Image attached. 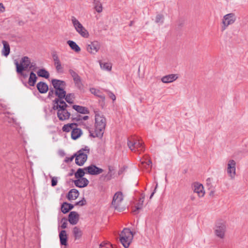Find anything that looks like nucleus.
Masks as SVG:
<instances>
[{
	"label": "nucleus",
	"instance_id": "obj_21",
	"mask_svg": "<svg viewBox=\"0 0 248 248\" xmlns=\"http://www.w3.org/2000/svg\"><path fill=\"white\" fill-rule=\"evenodd\" d=\"M59 237L61 244L64 246L67 245V236L66 232L65 230H62L61 231L59 234Z\"/></svg>",
	"mask_w": 248,
	"mask_h": 248
},
{
	"label": "nucleus",
	"instance_id": "obj_3",
	"mask_svg": "<svg viewBox=\"0 0 248 248\" xmlns=\"http://www.w3.org/2000/svg\"><path fill=\"white\" fill-rule=\"evenodd\" d=\"M67 107L64 101H58L53 104V108L57 110V116L60 120L64 121L69 118L70 113L66 109Z\"/></svg>",
	"mask_w": 248,
	"mask_h": 248
},
{
	"label": "nucleus",
	"instance_id": "obj_11",
	"mask_svg": "<svg viewBox=\"0 0 248 248\" xmlns=\"http://www.w3.org/2000/svg\"><path fill=\"white\" fill-rule=\"evenodd\" d=\"M123 199L124 196L122 192L120 191L117 192L113 196L111 202L112 206L115 209H119L121 207Z\"/></svg>",
	"mask_w": 248,
	"mask_h": 248
},
{
	"label": "nucleus",
	"instance_id": "obj_39",
	"mask_svg": "<svg viewBox=\"0 0 248 248\" xmlns=\"http://www.w3.org/2000/svg\"><path fill=\"white\" fill-rule=\"evenodd\" d=\"M62 212L64 214L67 213L70 210L69 203L64 202L61 207Z\"/></svg>",
	"mask_w": 248,
	"mask_h": 248
},
{
	"label": "nucleus",
	"instance_id": "obj_58",
	"mask_svg": "<svg viewBox=\"0 0 248 248\" xmlns=\"http://www.w3.org/2000/svg\"><path fill=\"white\" fill-rule=\"evenodd\" d=\"M111 170L110 168H109V172H108V174L107 175V176L109 175V173L111 172Z\"/></svg>",
	"mask_w": 248,
	"mask_h": 248
},
{
	"label": "nucleus",
	"instance_id": "obj_37",
	"mask_svg": "<svg viewBox=\"0 0 248 248\" xmlns=\"http://www.w3.org/2000/svg\"><path fill=\"white\" fill-rule=\"evenodd\" d=\"M141 164L146 169L150 168L152 166L151 161L148 159L147 158H145L144 160H141Z\"/></svg>",
	"mask_w": 248,
	"mask_h": 248
},
{
	"label": "nucleus",
	"instance_id": "obj_42",
	"mask_svg": "<svg viewBox=\"0 0 248 248\" xmlns=\"http://www.w3.org/2000/svg\"><path fill=\"white\" fill-rule=\"evenodd\" d=\"M55 67L57 72L62 73L63 72V68L62 63L60 64H58V65Z\"/></svg>",
	"mask_w": 248,
	"mask_h": 248
},
{
	"label": "nucleus",
	"instance_id": "obj_54",
	"mask_svg": "<svg viewBox=\"0 0 248 248\" xmlns=\"http://www.w3.org/2000/svg\"><path fill=\"white\" fill-rule=\"evenodd\" d=\"M89 118V116H84L83 117V119L84 120H87V119H88Z\"/></svg>",
	"mask_w": 248,
	"mask_h": 248
},
{
	"label": "nucleus",
	"instance_id": "obj_4",
	"mask_svg": "<svg viewBox=\"0 0 248 248\" xmlns=\"http://www.w3.org/2000/svg\"><path fill=\"white\" fill-rule=\"evenodd\" d=\"M135 233L129 228H125L120 234V241L125 248L129 247L133 239Z\"/></svg>",
	"mask_w": 248,
	"mask_h": 248
},
{
	"label": "nucleus",
	"instance_id": "obj_35",
	"mask_svg": "<svg viewBox=\"0 0 248 248\" xmlns=\"http://www.w3.org/2000/svg\"><path fill=\"white\" fill-rule=\"evenodd\" d=\"M90 92L94 95L100 97L101 98H104V96L103 95L102 93L100 91V90L94 88H92L90 89Z\"/></svg>",
	"mask_w": 248,
	"mask_h": 248
},
{
	"label": "nucleus",
	"instance_id": "obj_19",
	"mask_svg": "<svg viewBox=\"0 0 248 248\" xmlns=\"http://www.w3.org/2000/svg\"><path fill=\"white\" fill-rule=\"evenodd\" d=\"M37 88L39 92L41 93H45L47 92L48 90L47 85L43 82H40L37 84Z\"/></svg>",
	"mask_w": 248,
	"mask_h": 248
},
{
	"label": "nucleus",
	"instance_id": "obj_14",
	"mask_svg": "<svg viewBox=\"0 0 248 248\" xmlns=\"http://www.w3.org/2000/svg\"><path fill=\"white\" fill-rule=\"evenodd\" d=\"M178 78L177 74H170L163 77L161 80L164 83H169L175 81Z\"/></svg>",
	"mask_w": 248,
	"mask_h": 248
},
{
	"label": "nucleus",
	"instance_id": "obj_27",
	"mask_svg": "<svg viewBox=\"0 0 248 248\" xmlns=\"http://www.w3.org/2000/svg\"><path fill=\"white\" fill-rule=\"evenodd\" d=\"M145 196L144 195H142L141 198L140 199L137 205L136 206V209L133 211V212L136 214H137V211L139 209H140L142 207V205L144 202Z\"/></svg>",
	"mask_w": 248,
	"mask_h": 248
},
{
	"label": "nucleus",
	"instance_id": "obj_40",
	"mask_svg": "<svg viewBox=\"0 0 248 248\" xmlns=\"http://www.w3.org/2000/svg\"><path fill=\"white\" fill-rule=\"evenodd\" d=\"M155 21L156 23L162 24L164 21V16L162 15L158 14L155 17Z\"/></svg>",
	"mask_w": 248,
	"mask_h": 248
},
{
	"label": "nucleus",
	"instance_id": "obj_10",
	"mask_svg": "<svg viewBox=\"0 0 248 248\" xmlns=\"http://www.w3.org/2000/svg\"><path fill=\"white\" fill-rule=\"evenodd\" d=\"M227 173L231 179H234L236 175V162L233 159L228 160L227 165Z\"/></svg>",
	"mask_w": 248,
	"mask_h": 248
},
{
	"label": "nucleus",
	"instance_id": "obj_30",
	"mask_svg": "<svg viewBox=\"0 0 248 248\" xmlns=\"http://www.w3.org/2000/svg\"><path fill=\"white\" fill-rule=\"evenodd\" d=\"M37 77L33 72L30 73V77L28 80V84L31 86H33L36 81Z\"/></svg>",
	"mask_w": 248,
	"mask_h": 248
},
{
	"label": "nucleus",
	"instance_id": "obj_12",
	"mask_svg": "<svg viewBox=\"0 0 248 248\" xmlns=\"http://www.w3.org/2000/svg\"><path fill=\"white\" fill-rule=\"evenodd\" d=\"M84 170L87 173L92 175H98L103 172V169L94 165H91L89 166L85 167Z\"/></svg>",
	"mask_w": 248,
	"mask_h": 248
},
{
	"label": "nucleus",
	"instance_id": "obj_52",
	"mask_svg": "<svg viewBox=\"0 0 248 248\" xmlns=\"http://www.w3.org/2000/svg\"><path fill=\"white\" fill-rule=\"evenodd\" d=\"M61 63H61V61H60L59 62H56L54 63V66H56L58 65V64H60Z\"/></svg>",
	"mask_w": 248,
	"mask_h": 248
},
{
	"label": "nucleus",
	"instance_id": "obj_46",
	"mask_svg": "<svg viewBox=\"0 0 248 248\" xmlns=\"http://www.w3.org/2000/svg\"><path fill=\"white\" fill-rule=\"evenodd\" d=\"M86 203V200L83 198L81 201L76 203L75 205L83 206Z\"/></svg>",
	"mask_w": 248,
	"mask_h": 248
},
{
	"label": "nucleus",
	"instance_id": "obj_22",
	"mask_svg": "<svg viewBox=\"0 0 248 248\" xmlns=\"http://www.w3.org/2000/svg\"><path fill=\"white\" fill-rule=\"evenodd\" d=\"M79 195V192L76 189H72L68 194L67 198L69 200H76Z\"/></svg>",
	"mask_w": 248,
	"mask_h": 248
},
{
	"label": "nucleus",
	"instance_id": "obj_13",
	"mask_svg": "<svg viewBox=\"0 0 248 248\" xmlns=\"http://www.w3.org/2000/svg\"><path fill=\"white\" fill-rule=\"evenodd\" d=\"M55 94L58 96V98H56L53 101V104H56L57 102L64 101L63 99L65 96L66 92L63 89H58L57 90H55Z\"/></svg>",
	"mask_w": 248,
	"mask_h": 248
},
{
	"label": "nucleus",
	"instance_id": "obj_7",
	"mask_svg": "<svg viewBox=\"0 0 248 248\" xmlns=\"http://www.w3.org/2000/svg\"><path fill=\"white\" fill-rule=\"evenodd\" d=\"M227 226L224 221L217 222L214 228V232L216 236L221 239L225 238Z\"/></svg>",
	"mask_w": 248,
	"mask_h": 248
},
{
	"label": "nucleus",
	"instance_id": "obj_31",
	"mask_svg": "<svg viewBox=\"0 0 248 248\" xmlns=\"http://www.w3.org/2000/svg\"><path fill=\"white\" fill-rule=\"evenodd\" d=\"M75 127H77V124L75 123L68 124H65L62 127V130L64 132H68L71 130L72 131L73 129L75 128Z\"/></svg>",
	"mask_w": 248,
	"mask_h": 248
},
{
	"label": "nucleus",
	"instance_id": "obj_18",
	"mask_svg": "<svg viewBox=\"0 0 248 248\" xmlns=\"http://www.w3.org/2000/svg\"><path fill=\"white\" fill-rule=\"evenodd\" d=\"M79 217L76 212H71L69 215V222L72 225L76 224L78 221Z\"/></svg>",
	"mask_w": 248,
	"mask_h": 248
},
{
	"label": "nucleus",
	"instance_id": "obj_53",
	"mask_svg": "<svg viewBox=\"0 0 248 248\" xmlns=\"http://www.w3.org/2000/svg\"><path fill=\"white\" fill-rule=\"evenodd\" d=\"M155 190H154V191L152 193V194H151L150 197V199L152 198V197H153V196H154V194L155 193Z\"/></svg>",
	"mask_w": 248,
	"mask_h": 248
},
{
	"label": "nucleus",
	"instance_id": "obj_60",
	"mask_svg": "<svg viewBox=\"0 0 248 248\" xmlns=\"http://www.w3.org/2000/svg\"><path fill=\"white\" fill-rule=\"evenodd\" d=\"M157 186H158V184H157V183H156L155 190H155V192L156 191V189Z\"/></svg>",
	"mask_w": 248,
	"mask_h": 248
},
{
	"label": "nucleus",
	"instance_id": "obj_15",
	"mask_svg": "<svg viewBox=\"0 0 248 248\" xmlns=\"http://www.w3.org/2000/svg\"><path fill=\"white\" fill-rule=\"evenodd\" d=\"M77 179V180L74 181V183L76 186L78 187H84L86 186L89 183V181L85 178Z\"/></svg>",
	"mask_w": 248,
	"mask_h": 248
},
{
	"label": "nucleus",
	"instance_id": "obj_36",
	"mask_svg": "<svg viewBox=\"0 0 248 248\" xmlns=\"http://www.w3.org/2000/svg\"><path fill=\"white\" fill-rule=\"evenodd\" d=\"M64 98L67 103L69 104H73L74 101L75 95L74 93H69L67 95L65 94V96Z\"/></svg>",
	"mask_w": 248,
	"mask_h": 248
},
{
	"label": "nucleus",
	"instance_id": "obj_56",
	"mask_svg": "<svg viewBox=\"0 0 248 248\" xmlns=\"http://www.w3.org/2000/svg\"><path fill=\"white\" fill-rule=\"evenodd\" d=\"M60 61V60L59 58H58V59H56L55 61H54V63L56 62H59Z\"/></svg>",
	"mask_w": 248,
	"mask_h": 248
},
{
	"label": "nucleus",
	"instance_id": "obj_59",
	"mask_svg": "<svg viewBox=\"0 0 248 248\" xmlns=\"http://www.w3.org/2000/svg\"><path fill=\"white\" fill-rule=\"evenodd\" d=\"M52 93H53L52 92H49V93H48V96H50L51 94H52Z\"/></svg>",
	"mask_w": 248,
	"mask_h": 248
},
{
	"label": "nucleus",
	"instance_id": "obj_20",
	"mask_svg": "<svg viewBox=\"0 0 248 248\" xmlns=\"http://www.w3.org/2000/svg\"><path fill=\"white\" fill-rule=\"evenodd\" d=\"M82 133V131L80 129L75 127L71 131V138L74 140H77L81 136Z\"/></svg>",
	"mask_w": 248,
	"mask_h": 248
},
{
	"label": "nucleus",
	"instance_id": "obj_33",
	"mask_svg": "<svg viewBox=\"0 0 248 248\" xmlns=\"http://www.w3.org/2000/svg\"><path fill=\"white\" fill-rule=\"evenodd\" d=\"M37 73L39 77L45 78H47L49 77L48 72L45 69H41L39 70Z\"/></svg>",
	"mask_w": 248,
	"mask_h": 248
},
{
	"label": "nucleus",
	"instance_id": "obj_16",
	"mask_svg": "<svg viewBox=\"0 0 248 248\" xmlns=\"http://www.w3.org/2000/svg\"><path fill=\"white\" fill-rule=\"evenodd\" d=\"M194 191L198 194L199 197H203L205 194L203 186L199 183L194 185Z\"/></svg>",
	"mask_w": 248,
	"mask_h": 248
},
{
	"label": "nucleus",
	"instance_id": "obj_32",
	"mask_svg": "<svg viewBox=\"0 0 248 248\" xmlns=\"http://www.w3.org/2000/svg\"><path fill=\"white\" fill-rule=\"evenodd\" d=\"M73 233L76 239H80L82 234V232L81 230L77 227H75L73 228Z\"/></svg>",
	"mask_w": 248,
	"mask_h": 248
},
{
	"label": "nucleus",
	"instance_id": "obj_23",
	"mask_svg": "<svg viewBox=\"0 0 248 248\" xmlns=\"http://www.w3.org/2000/svg\"><path fill=\"white\" fill-rule=\"evenodd\" d=\"M67 44L69 45L72 50L75 52L78 53L80 51V47L73 41L69 40L67 42Z\"/></svg>",
	"mask_w": 248,
	"mask_h": 248
},
{
	"label": "nucleus",
	"instance_id": "obj_41",
	"mask_svg": "<svg viewBox=\"0 0 248 248\" xmlns=\"http://www.w3.org/2000/svg\"><path fill=\"white\" fill-rule=\"evenodd\" d=\"M99 248H113L109 243L102 242L99 245Z\"/></svg>",
	"mask_w": 248,
	"mask_h": 248
},
{
	"label": "nucleus",
	"instance_id": "obj_6",
	"mask_svg": "<svg viewBox=\"0 0 248 248\" xmlns=\"http://www.w3.org/2000/svg\"><path fill=\"white\" fill-rule=\"evenodd\" d=\"M89 154V149L87 147L79 150L75 155L76 164L78 166H82L87 160Z\"/></svg>",
	"mask_w": 248,
	"mask_h": 248
},
{
	"label": "nucleus",
	"instance_id": "obj_9",
	"mask_svg": "<svg viewBox=\"0 0 248 248\" xmlns=\"http://www.w3.org/2000/svg\"><path fill=\"white\" fill-rule=\"evenodd\" d=\"M101 45L97 41H93L89 42L86 45V50L92 55L96 54L100 49Z\"/></svg>",
	"mask_w": 248,
	"mask_h": 248
},
{
	"label": "nucleus",
	"instance_id": "obj_49",
	"mask_svg": "<svg viewBox=\"0 0 248 248\" xmlns=\"http://www.w3.org/2000/svg\"><path fill=\"white\" fill-rule=\"evenodd\" d=\"M7 121L9 123L13 124H15V119L13 117H10V116H8L7 119Z\"/></svg>",
	"mask_w": 248,
	"mask_h": 248
},
{
	"label": "nucleus",
	"instance_id": "obj_45",
	"mask_svg": "<svg viewBox=\"0 0 248 248\" xmlns=\"http://www.w3.org/2000/svg\"><path fill=\"white\" fill-rule=\"evenodd\" d=\"M69 72L73 79L78 76V74L72 69H70Z\"/></svg>",
	"mask_w": 248,
	"mask_h": 248
},
{
	"label": "nucleus",
	"instance_id": "obj_8",
	"mask_svg": "<svg viewBox=\"0 0 248 248\" xmlns=\"http://www.w3.org/2000/svg\"><path fill=\"white\" fill-rule=\"evenodd\" d=\"M236 19L234 13H229L224 16L221 20V31H225L229 25L233 24Z\"/></svg>",
	"mask_w": 248,
	"mask_h": 248
},
{
	"label": "nucleus",
	"instance_id": "obj_34",
	"mask_svg": "<svg viewBox=\"0 0 248 248\" xmlns=\"http://www.w3.org/2000/svg\"><path fill=\"white\" fill-rule=\"evenodd\" d=\"M86 171L84 169L79 168L75 173V177L76 178H84L83 176L86 173Z\"/></svg>",
	"mask_w": 248,
	"mask_h": 248
},
{
	"label": "nucleus",
	"instance_id": "obj_17",
	"mask_svg": "<svg viewBox=\"0 0 248 248\" xmlns=\"http://www.w3.org/2000/svg\"><path fill=\"white\" fill-rule=\"evenodd\" d=\"M51 82L55 90L58 89H63L66 85L64 81L58 79H52Z\"/></svg>",
	"mask_w": 248,
	"mask_h": 248
},
{
	"label": "nucleus",
	"instance_id": "obj_63",
	"mask_svg": "<svg viewBox=\"0 0 248 248\" xmlns=\"http://www.w3.org/2000/svg\"><path fill=\"white\" fill-rule=\"evenodd\" d=\"M207 182H211V179H210V178H208V179H207Z\"/></svg>",
	"mask_w": 248,
	"mask_h": 248
},
{
	"label": "nucleus",
	"instance_id": "obj_43",
	"mask_svg": "<svg viewBox=\"0 0 248 248\" xmlns=\"http://www.w3.org/2000/svg\"><path fill=\"white\" fill-rule=\"evenodd\" d=\"M73 80L77 86H79L81 84V78L79 76L73 79Z\"/></svg>",
	"mask_w": 248,
	"mask_h": 248
},
{
	"label": "nucleus",
	"instance_id": "obj_26",
	"mask_svg": "<svg viewBox=\"0 0 248 248\" xmlns=\"http://www.w3.org/2000/svg\"><path fill=\"white\" fill-rule=\"evenodd\" d=\"M93 3L94 9L97 13H100L102 12L103 7L100 0H93Z\"/></svg>",
	"mask_w": 248,
	"mask_h": 248
},
{
	"label": "nucleus",
	"instance_id": "obj_57",
	"mask_svg": "<svg viewBox=\"0 0 248 248\" xmlns=\"http://www.w3.org/2000/svg\"><path fill=\"white\" fill-rule=\"evenodd\" d=\"M18 24L19 25H22L24 24V22L23 21H19Z\"/></svg>",
	"mask_w": 248,
	"mask_h": 248
},
{
	"label": "nucleus",
	"instance_id": "obj_51",
	"mask_svg": "<svg viewBox=\"0 0 248 248\" xmlns=\"http://www.w3.org/2000/svg\"><path fill=\"white\" fill-rule=\"evenodd\" d=\"M52 58H53V61H55V60L59 58L58 55L56 53L52 54Z\"/></svg>",
	"mask_w": 248,
	"mask_h": 248
},
{
	"label": "nucleus",
	"instance_id": "obj_38",
	"mask_svg": "<svg viewBox=\"0 0 248 248\" xmlns=\"http://www.w3.org/2000/svg\"><path fill=\"white\" fill-rule=\"evenodd\" d=\"M100 65L102 69L109 71L111 69V64L109 63H100Z\"/></svg>",
	"mask_w": 248,
	"mask_h": 248
},
{
	"label": "nucleus",
	"instance_id": "obj_50",
	"mask_svg": "<svg viewBox=\"0 0 248 248\" xmlns=\"http://www.w3.org/2000/svg\"><path fill=\"white\" fill-rule=\"evenodd\" d=\"M5 11V7L2 3L0 2V13H2Z\"/></svg>",
	"mask_w": 248,
	"mask_h": 248
},
{
	"label": "nucleus",
	"instance_id": "obj_29",
	"mask_svg": "<svg viewBox=\"0 0 248 248\" xmlns=\"http://www.w3.org/2000/svg\"><path fill=\"white\" fill-rule=\"evenodd\" d=\"M82 37L88 38L89 37V33L88 31L83 26L76 31Z\"/></svg>",
	"mask_w": 248,
	"mask_h": 248
},
{
	"label": "nucleus",
	"instance_id": "obj_55",
	"mask_svg": "<svg viewBox=\"0 0 248 248\" xmlns=\"http://www.w3.org/2000/svg\"><path fill=\"white\" fill-rule=\"evenodd\" d=\"M69 205L70 210L72 209L74 207V206L70 203H69Z\"/></svg>",
	"mask_w": 248,
	"mask_h": 248
},
{
	"label": "nucleus",
	"instance_id": "obj_5",
	"mask_svg": "<svg viewBox=\"0 0 248 248\" xmlns=\"http://www.w3.org/2000/svg\"><path fill=\"white\" fill-rule=\"evenodd\" d=\"M127 145L129 148L134 152L140 154L144 150L143 142L135 137H131L128 139Z\"/></svg>",
	"mask_w": 248,
	"mask_h": 248
},
{
	"label": "nucleus",
	"instance_id": "obj_64",
	"mask_svg": "<svg viewBox=\"0 0 248 248\" xmlns=\"http://www.w3.org/2000/svg\"><path fill=\"white\" fill-rule=\"evenodd\" d=\"M14 63L16 64V60L14 61Z\"/></svg>",
	"mask_w": 248,
	"mask_h": 248
},
{
	"label": "nucleus",
	"instance_id": "obj_62",
	"mask_svg": "<svg viewBox=\"0 0 248 248\" xmlns=\"http://www.w3.org/2000/svg\"><path fill=\"white\" fill-rule=\"evenodd\" d=\"M110 178H111V174H110V176L108 177L107 179L109 180V179H110Z\"/></svg>",
	"mask_w": 248,
	"mask_h": 248
},
{
	"label": "nucleus",
	"instance_id": "obj_24",
	"mask_svg": "<svg viewBox=\"0 0 248 248\" xmlns=\"http://www.w3.org/2000/svg\"><path fill=\"white\" fill-rule=\"evenodd\" d=\"M2 44L3 45V47L1 51V53L2 55L7 57L10 53V46L7 42L6 41H2Z\"/></svg>",
	"mask_w": 248,
	"mask_h": 248
},
{
	"label": "nucleus",
	"instance_id": "obj_25",
	"mask_svg": "<svg viewBox=\"0 0 248 248\" xmlns=\"http://www.w3.org/2000/svg\"><path fill=\"white\" fill-rule=\"evenodd\" d=\"M73 108L79 113L82 114H87L89 113L88 109L82 106L78 105H73Z\"/></svg>",
	"mask_w": 248,
	"mask_h": 248
},
{
	"label": "nucleus",
	"instance_id": "obj_47",
	"mask_svg": "<svg viewBox=\"0 0 248 248\" xmlns=\"http://www.w3.org/2000/svg\"><path fill=\"white\" fill-rule=\"evenodd\" d=\"M108 95L113 101H115L116 100V96L115 94L111 92L108 91Z\"/></svg>",
	"mask_w": 248,
	"mask_h": 248
},
{
	"label": "nucleus",
	"instance_id": "obj_28",
	"mask_svg": "<svg viewBox=\"0 0 248 248\" xmlns=\"http://www.w3.org/2000/svg\"><path fill=\"white\" fill-rule=\"evenodd\" d=\"M71 21L73 24V25L77 31L80 28L83 27V25L80 23V22L74 16H72L71 17Z\"/></svg>",
	"mask_w": 248,
	"mask_h": 248
},
{
	"label": "nucleus",
	"instance_id": "obj_1",
	"mask_svg": "<svg viewBox=\"0 0 248 248\" xmlns=\"http://www.w3.org/2000/svg\"><path fill=\"white\" fill-rule=\"evenodd\" d=\"M94 114V130L92 135L93 137L102 138L106 126V119L104 115L99 111H95Z\"/></svg>",
	"mask_w": 248,
	"mask_h": 248
},
{
	"label": "nucleus",
	"instance_id": "obj_2",
	"mask_svg": "<svg viewBox=\"0 0 248 248\" xmlns=\"http://www.w3.org/2000/svg\"><path fill=\"white\" fill-rule=\"evenodd\" d=\"M31 66L30 58L27 56H24L18 62H16V72L23 78H26L29 75L28 69L31 68Z\"/></svg>",
	"mask_w": 248,
	"mask_h": 248
},
{
	"label": "nucleus",
	"instance_id": "obj_44",
	"mask_svg": "<svg viewBox=\"0 0 248 248\" xmlns=\"http://www.w3.org/2000/svg\"><path fill=\"white\" fill-rule=\"evenodd\" d=\"M51 177V186H55L57 185L58 182V177Z\"/></svg>",
	"mask_w": 248,
	"mask_h": 248
},
{
	"label": "nucleus",
	"instance_id": "obj_61",
	"mask_svg": "<svg viewBox=\"0 0 248 248\" xmlns=\"http://www.w3.org/2000/svg\"><path fill=\"white\" fill-rule=\"evenodd\" d=\"M133 25V21H131L130 24H129V26H132Z\"/></svg>",
	"mask_w": 248,
	"mask_h": 248
},
{
	"label": "nucleus",
	"instance_id": "obj_48",
	"mask_svg": "<svg viewBox=\"0 0 248 248\" xmlns=\"http://www.w3.org/2000/svg\"><path fill=\"white\" fill-rule=\"evenodd\" d=\"M62 224L61 225L62 228V229L66 228L67 227V224L66 220L65 219H62Z\"/></svg>",
	"mask_w": 248,
	"mask_h": 248
}]
</instances>
